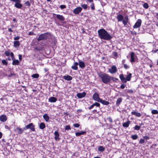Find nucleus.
<instances>
[{"label": "nucleus", "mask_w": 158, "mask_h": 158, "mask_svg": "<svg viewBox=\"0 0 158 158\" xmlns=\"http://www.w3.org/2000/svg\"><path fill=\"white\" fill-rule=\"evenodd\" d=\"M130 123V122L129 121H128L126 122L123 123V124L122 125L124 127H128Z\"/></svg>", "instance_id": "c85d7f7f"}, {"label": "nucleus", "mask_w": 158, "mask_h": 158, "mask_svg": "<svg viewBox=\"0 0 158 158\" xmlns=\"http://www.w3.org/2000/svg\"><path fill=\"white\" fill-rule=\"evenodd\" d=\"M7 119V118L5 115H2L0 117V120L2 122H5Z\"/></svg>", "instance_id": "4468645a"}, {"label": "nucleus", "mask_w": 158, "mask_h": 158, "mask_svg": "<svg viewBox=\"0 0 158 158\" xmlns=\"http://www.w3.org/2000/svg\"><path fill=\"white\" fill-rule=\"evenodd\" d=\"M71 128L69 125H67L65 126V129L66 130H71Z\"/></svg>", "instance_id": "de8ad7c7"}, {"label": "nucleus", "mask_w": 158, "mask_h": 158, "mask_svg": "<svg viewBox=\"0 0 158 158\" xmlns=\"http://www.w3.org/2000/svg\"><path fill=\"white\" fill-rule=\"evenodd\" d=\"M48 69L47 68H45L44 69V71L46 73L48 71Z\"/></svg>", "instance_id": "338daca9"}, {"label": "nucleus", "mask_w": 158, "mask_h": 158, "mask_svg": "<svg viewBox=\"0 0 158 158\" xmlns=\"http://www.w3.org/2000/svg\"><path fill=\"white\" fill-rule=\"evenodd\" d=\"M143 7L146 8V9H147L149 7V6H148V3H144L143 5Z\"/></svg>", "instance_id": "58836bf2"}, {"label": "nucleus", "mask_w": 158, "mask_h": 158, "mask_svg": "<svg viewBox=\"0 0 158 158\" xmlns=\"http://www.w3.org/2000/svg\"><path fill=\"white\" fill-rule=\"evenodd\" d=\"M86 132L84 131H81L80 132H77L75 133L76 135L79 136L81 135H84L86 133Z\"/></svg>", "instance_id": "bb28decb"}, {"label": "nucleus", "mask_w": 158, "mask_h": 158, "mask_svg": "<svg viewBox=\"0 0 158 158\" xmlns=\"http://www.w3.org/2000/svg\"><path fill=\"white\" fill-rule=\"evenodd\" d=\"M51 36V34L50 32H47L44 34H41L37 38V40L38 41L43 40H45L49 38V36Z\"/></svg>", "instance_id": "7ed1b4c3"}, {"label": "nucleus", "mask_w": 158, "mask_h": 158, "mask_svg": "<svg viewBox=\"0 0 158 158\" xmlns=\"http://www.w3.org/2000/svg\"><path fill=\"white\" fill-rule=\"evenodd\" d=\"M138 136L136 135H132L131 136V138L133 140H135L137 139L138 138Z\"/></svg>", "instance_id": "c9c22d12"}, {"label": "nucleus", "mask_w": 158, "mask_h": 158, "mask_svg": "<svg viewBox=\"0 0 158 158\" xmlns=\"http://www.w3.org/2000/svg\"><path fill=\"white\" fill-rule=\"evenodd\" d=\"M86 94V93L85 92H83L82 93H77V96L78 98H81L85 97Z\"/></svg>", "instance_id": "ddd939ff"}, {"label": "nucleus", "mask_w": 158, "mask_h": 158, "mask_svg": "<svg viewBox=\"0 0 158 158\" xmlns=\"http://www.w3.org/2000/svg\"><path fill=\"white\" fill-rule=\"evenodd\" d=\"M10 50H9L8 51H5V54L7 56H9L10 55Z\"/></svg>", "instance_id": "4c0bfd02"}, {"label": "nucleus", "mask_w": 158, "mask_h": 158, "mask_svg": "<svg viewBox=\"0 0 158 158\" xmlns=\"http://www.w3.org/2000/svg\"><path fill=\"white\" fill-rule=\"evenodd\" d=\"M131 77V73H129L128 75L126 77V81H130Z\"/></svg>", "instance_id": "2f4dec72"}, {"label": "nucleus", "mask_w": 158, "mask_h": 158, "mask_svg": "<svg viewBox=\"0 0 158 158\" xmlns=\"http://www.w3.org/2000/svg\"><path fill=\"white\" fill-rule=\"evenodd\" d=\"M158 51V49H156L155 50H152V52H153L154 53H155L156 52Z\"/></svg>", "instance_id": "69168bd1"}, {"label": "nucleus", "mask_w": 158, "mask_h": 158, "mask_svg": "<svg viewBox=\"0 0 158 158\" xmlns=\"http://www.w3.org/2000/svg\"><path fill=\"white\" fill-rule=\"evenodd\" d=\"M60 7L61 9H63L64 8H65L66 7V6L65 5H61L60 6Z\"/></svg>", "instance_id": "603ef678"}, {"label": "nucleus", "mask_w": 158, "mask_h": 158, "mask_svg": "<svg viewBox=\"0 0 158 158\" xmlns=\"http://www.w3.org/2000/svg\"><path fill=\"white\" fill-rule=\"evenodd\" d=\"M90 6L91 7V8L93 10L95 9L94 6V3H91V4L90 5Z\"/></svg>", "instance_id": "49530a36"}, {"label": "nucleus", "mask_w": 158, "mask_h": 158, "mask_svg": "<svg viewBox=\"0 0 158 158\" xmlns=\"http://www.w3.org/2000/svg\"><path fill=\"white\" fill-rule=\"evenodd\" d=\"M10 1L15 2V6L17 8L20 9L22 6V5L20 3L21 1L20 0H10Z\"/></svg>", "instance_id": "39448f33"}, {"label": "nucleus", "mask_w": 158, "mask_h": 158, "mask_svg": "<svg viewBox=\"0 0 158 158\" xmlns=\"http://www.w3.org/2000/svg\"><path fill=\"white\" fill-rule=\"evenodd\" d=\"M94 107V106L92 105L90 107H89V109H92Z\"/></svg>", "instance_id": "680f3d73"}, {"label": "nucleus", "mask_w": 158, "mask_h": 158, "mask_svg": "<svg viewBox=\"0 0 158 158\" xmlns=\"http://www.w3.org/2000/svg\"><path fill=\"white\" fill-rule=\"evenodd\" d=\"M119 77L121 81L123 83L127 82L126 79V78L124 77L123 74L120 75L119 76Z\"/></svg>", "instance_id": "2eb2a0df"}, {"label": "nucleus", "mask_w": 158, "mask_h": 158, "mask_svg": "<svg viewBox=\"0 0 158 158\" xmlns=\"http://www.w3.org/2000/svg\"><path fill=\"white\" fill-rule=\"evenodd\" d=\"M19 60H22V55L19 54Z\"/></svg>", "instance_id": "052dcab7"}, {"label": "nucleus", "mask_w": 158, "mask_h": 158, "mask_svg": "<svg viewBox=\"0 0 158 158\" xmlns=\"http://www.w3.org/2000/svg\"><path fill=\"white\" fill-rule=\"evenodd\" d=\"M98 74L101 78L102 81L103 83L107 84L110 82V76L108 74L102 72L98 73Z\"/></svg>", "instance_id": "f03ea898"}, {"label": "nucleus", "mask_w": 158, "mask_h": 158, "mask_svg": "<svg viewBox=\"0 0 158 158\" xmlns=\"http://www.w3.org/2000/svg\"><path fill=\"white\" fill-rule=\"evenodd\" d=\"M81 6L82 8L85 9H86L87 8V5L86 4H82Z\"/></svg>", "instance_id": "a19ab883"}, {"label": "nucleus", "mask_w": 158, "mask_h": 158, "mask_svg": "<svg viewBox=\"0 0 158 158\" xmlns=\"http://www.w3.org/2000/svg\"><path fill=\"white\" fill-rule=\"evenodd\" d=\"M73 126L75 127H78L80 125L78 123H75L73 124Z\"/></svg>", "instance_id": "09e8293b"}, {"label": "nucleus", "mask_w": 158, "mask_h": 158, "mask_svg": "<svg viewBox=\"0 0 158 158\" xmlns=\"http://www.w3.org/2000/svg\"><path fill=\"white\" fill-rule=\"evenodd\" d=\"M28 34L30 35H34V33L33 32H29Z\"/></svg>", "instance_id": "e2e57ef3"}, {"label": "nucleus", "mask_w": 158, "mask_h": 158, "mask_svg": "<svg viewBox=\"0 0 158 158\" xmlns=\"http://www.w3.org/2000/svg\"><path fill=\"white\" fill-rule=\"evenodd\" d=\"M113 81H116L118 80V79L116 78L112 77L110 76V81L111 80Z\"/></svg>", "instance_id": "f704fd0d"}, {"label": "nucleus", "mask_w": 158, "mask_h": 158, "mask_svg": "<svg viewBox=\"0 0 158 158\" xmlns=\"http://www.w3.org/2000/svg\"><path fill=\"white\" fill-rule=\"evenodd\" d=\"M35 49L36 50H37V51H40V49L39 48H38V47H35Z\"/></svg>", "instance_id": "bf43d9fd"}, {"label": "nucleus", "mask_w": 158, "mask_h": 158, "mask_svg": "<svg viewBox=\"0 0 158 158\" xmlns=\"http://www.w3.org/2000/svg\"><path fill=\"white\" fill-rule=\"evenodd\" d=\"M16 129L18 130L17 132L19 134H22L23 133V131L24 130L23 129H22V128L19 127H17Z\"/></svg>", "instance_id": "c756f323"}, {"label": "nucleus", "mask_w": 158, "mask_h": 158, "mask_svg": "<svg viewBox=\"0 0 158 158\" xmlns=\"http://www.w3.org/2000/svg\"><path fill=\"white\" fill-rule=\"evenodd\" d=\"M144 142V140L143 139H141L139 141V143L142 144Z\"/></svg>", "instance_id": "3c124183"}, {"label": "nucleus", "mask_w": 158, "mask_h": 158, "mask_svg": "<svg viewBox=\"0 0 158 158\" xmlns=\"http://www.w3.org/2000/svg\"><path fill=\"white\" fill-rule=\"evenodd\" d=\"M95 105H96V106L100 107V104L99 103H98L97 102H95Z\"/></svg>", "instance_id": "4d7b16f0"}, {"label": "nucleus", "mask_w": 158, "mask_h": 158, "mask_svg": "<svg viewBox=\"0 0 158 158\" xmlns=\"http://www.w3.org/2000/svg\"><path fill=\"white\" fill-rule=\"evenodd\" d=\"M105 150V148L102 146H99L98 148V151L101 152H103Z\"/></svg>", "instance_id": "473e14b6"}, {"label": "nucleus", "mask_w": 158, "mask_h": 158, "mask_svg": "<svg viewBox=\"0 0 158 158\" xmlns=\"http://www.w3.org/2000/svg\"><path fill=\"white\" fill-rule=\"evenodd\" d=\"M103 105H108L110 104L109 102L108 101H106L104 100H102L101 99H100L99 102Z\"/></svg>", "instance_id": "b1692460"}, {"label": "nucleus", "mask_w": 158, "mask_h": 158, "mask_svg": "<svg viewBox=\"0 0 158 158\" xmlns=\"http://www.w3.org/2000/svg\"><path fill=\"white\" fill-rule=\"evenodd\" d=\"M82 10V8L81 7H78L73 10V12L75 14H77L81 12Z\"/></svg>", "instance_id": "6e6552de"}, {"label": "nucleus", "mask_w": 158, "mask_h": 158, "mask_svg": "<svg viewBox=\"0 0 158 158\" xmlns=\"http://www.w3.org/2000/svg\"><path fill=\"white\" fill-rule=\"evenodd\" d=\"M54 15H56L57 19L60 21H64L65 20V18L62 15L55 14H54Z\"/></svg>", "instance_id": "f8f14e48"}, {"label": "nucleus", "mask_w": 158, "mask_h": 158, "mask_svg": "<svg viewBox=\"0 0 158 158\" xmlns=\"http://www.w3.org/2000/svg\"><path fill=\"white\" fill-rule=\"evenodd\" d=\"M63 78L65 80L68 81H70L73 79L72 77L69 75L64 76Z\"/></svg>", "instance_id": "aec40b11"}, {"label": "nucleus", "mask_w": 158, "mask_h": 158, "mask_svg": "<svg viewBox=\"0 0 158 158\" xmlns=\"http://www.w3.org/2000/svg\"><path fill=\"white\" fill-rule=\"evenodd\" d=\"M39 127L41 129H44L45 127V125L43 123H41L39 125Z\"/></svg>", "instance_id": "7c9ffc66"}, {"label": "nucleus", "mask_w": 158, "mask_h": 158, "mask_svg": "<svg viewBox=\"0 0 158 158\" xmlns=\"http://www.w3.org/2000/svg\"><path fill=\"white\" fill-rule=\"evenodd\" d=\"M54 135H55V139L56 140H59L60 139L59 138V134L58 132L56 131L54 132Z\"/></svg>", "instance_id": "a211bd4d"}, {"label": "nucleus", "mask_w": 158, "mask_h": 158, "mask_svg": "<svg viewBox=\"0 0 158 158\" xmlns=\"http://www.w3.org/2000/svg\"><path fill=\"white\" fill-rule=\"evenodd\" d=\"M122 98H118L116 102V105L117 106H119L120 103L122 102Z\"/></svg>", "instance_id": "cd10ccee"}, {"label": "nucleus", "mask_w": 158, "mask_h": 158, "mask_svg": "<svg viewBox=\"0 0 158 158\" xmlns=\"http://www.w3.org/2000/svg\"><path fill=\"white\" fill-rule=\"evenodd\" d=\"M39 76V74L37 73L33 74L31 75L32 77L35 78H38Z\"/></svg>", "instance_id": "72a5a7b5"}, {"label": "nucleus", "mask_w": 158, "mask_h": 158, "mask_svg": "<svg viewBox=\"0 0 158 158\" xmlns=\"http://www.w3.org/2000/svg\"><path fill=\"white\" fill-rule=\"evenodd\" d=\"M118 22H121L123 19V16L121 15H118L116 17Z\"/></svg>", "instance_id": "dca6fc26"}, {"label": "nucleus", "mask_w": 158, "mask_h": 158, "mask_svg": "<svg viewBox=\"0 0 158 158\" xmlns=\"http://www.w3.org/2000/svg\"><path fill=\"white\" fill-rule=\"evenodd\" d=\"M93 99L95 101H97L98 102H99V101L101 99L99 97V94L97 93H95L94 94L93 96Z\"/></svg>", "instance_id": "423d86ee"}, {"label": "nucleus", "mask_w": 158, "mask_h": 158, "mask_svg": "<svg viewBox=\"0 0 158 158\" xmlns=\"http://www.w3.org/2000/svg\"><path fill=\"white\" fill-rule=\"evenodd\" d=\"M13 60L12 62V64L13 65H18L19 64V62L18 60H15V58L14 59V60Z\"/></svg>", "instance_id": "5701e85b"}, {"label": "nucleus", "mask_w": 158, "mask_h": 158, "mask_svg": "<svg viewBox=\"0 0 158 158\" xmlns=\"http://www.w3.org/2000/svg\"><path fill=\"white\" fill-rule=\"evenodd\" d=\"M43 118L45 120L46 122H48V121L49 119V117L48 116L47 114H44L43 116Z\"/></svg>", "instance_id": "393cba45"}, {"label": "nucleus", "mask_w": 158, "mask_h": 158, "mask_svg": "<svg viewBox=\"0 0 158 158\" xmlns=\"http://www.w3.org/2000/svg\"><path fill=\"white\" fill-rule=\"evenodd\" d=\"M20 45V43L19 41H15L14 42V46L15 48L19 47Z\"/></svg>", "instance_id": "4be33fe9"}, {"label": "nucleus", "mask_w": 158, "mask_h": 158, "mask_svg": "<svg viewBox=\"0 0 158 158\" xmlns=\"http://www.w3.org/2000/svg\"><path fill=\"white\" fill-rule=\"evenodd\" d=\"M136 56L135 55V53L132 52L131 54V62H134L135 61Z\"/></svg>", "instance_id": "1a4fd4ad"}, {"label": "nucleus", "mask_w": 158, "mask_h": 158, "mask_svg": "<svg viewBox=\"0 0 158 158\" xmlns=\"http://www.w3.org/2000/svg\"><path fill=\"white\" fill-rule=\"evenodd\" d=\"M2 63L4 65H6L8 63L5 60H2Z\"/></svg>", "instance_id": "ea45409f"}, {"label": "nucleus", "mask_w": 158, "mask_h": 158, "mask_svg": "<svg viewBox=\"0 0 158 158\" xmlns=\"http://www.w3.org/2000/svg\"><path fill=\"white\" fill-rule=\"evenodd\" d=\"M98 33L99 37L102 39L109 40L112 38L110 34L104 29H99L98 31Z\"/></svg>", "instance_id": "f257e3e1"}, {"label": "nucleus", "mask_w": 158, "mask_h": 158, "mask_svg": "<svg viewBox=\"0 0 158 158\" xmlns=\"http://www.w3.org/2000/svg\"><path fill=\"white\" fill-rule=\"evenodd\" d=\"M25 4L27 6H29L31 5V3L28 1L26 2Z\"/></svg>", "instance_id": "37998d69"}, {"label": "nucleus", "mask_w": 158, "mask_h": 158, "mask_svg": "<svg viewBox=\"0 0 158 158\" xmlns=\"http://www.w3.org/2000/svg\"><path fill=\"white\" fill-rule=\"evenodd\" d=\"M57 100V99L54 97H51L48 99L49 102H55Z\"/></svg>", "instance_id": "f3484780"}, {"label": "nucleus", "mask_w": 158, "mask_h": 158, "mask_svg": "<svg viewBox=\"0 0 158 158\" xmlns=\"http://www.w3.org/2000/svg\"><path fill=\"white\" fill-rule=\"evenodd\" d=\"M140 127L139 126L136 125L134 127V128L135 130H138L140 129Z\"/></svg>", "instance_id": "a18cd8bd"}, {"label": "nucleus", "mask_w": 158, "mask_h": 158, "mask_svg": "<svg viewBox=\"0 0 158 158\" xmlns=\"http://www.w3.org/2000/svg\"><path fill=\"white\" fill-rule=\"evenodd\" d=\"M131 114H132L135 115L138 117H140L141 116V114L135 111L131 112Z\"/></svg>", "instance_id": "a878e982"}, {"label": "nucleus", "mask_w": 158, "mask_h": 158, "mask_svg": "<svg viewBox=\"0 0 158 158\" xmlns=\"http://www.w3.org/2000/svg\"><path fill=\"white\" fill-rule=\"evenodd\" d=\"M112 54L114 58L117 57L118 54L117 52H113Z\"/></svg>", "instance_id": "79ce46f5"}, {"label": "nucleus", "mask_w": 158, "mask_h": 158, "mask_svg": "<svg viewBox=\"0 0 158 158\" xmlns=\"http://www.w3.org/2000/svg\"><path fill=\"white\" fill-rule=\"evenodd\" d=\"M79 67L82 69H83L85 66L84 63L82 61H79Z\"/></svg>", "instance_id": "412c9836"}, {"label": "nucleus", "mask_w": 158, "mask_h": 158, "mask_svg": "<svg viewBox=\"0 0 158 158\" xmlns=\"http://www.w3.org/2000/svg\"><path fill=\"white\" fill-rule=\"evenodd\" d=\"M124 68L126 69H127L129 68V67L126 64H124L123 65Z\"/></svg>", "instance_id": "864d4df0"}, {"label": "nucleus", "mask_w": 158, "mask_h": 158, "mask_svg": "<svg viewBox=\"0 0 158 158\" xmlns=\"http://www.w3.org/2000/svg\"><path fill=\"white\" fill-rule=\"evenodd\" d=\"M8 30L10 32H12L13 31L11 29V28H8Z\"/></svg>", "instance_id": "774afa93"}, {"label": "nucleus", "mask_w": 158, "mask_h": 158, "mask_svg": "<svg viewBox=\"0 0 158 158\" xmlns=\"http://www.w3.org/2000/svg\"><path fill=\"white\" fill-rule=\"evenodd\" d=\"M20 38V36H17L16 37H15L14 38V40H18Z\"/></svg>", "instance_id": "6e6d98bb"}, {"label": "nucleus", "mask_w": 158, "mask_h": 158, "mask_svg": "<svg viewBox=\"0 0 158 158\" xmlns=\"http://www.w3.org/2000/svg\"><path fill=\"white\" fill-rule=\"evenodd\" d=\"M129 20L128 17L127 15L122 20L123 23L124 25L125 26L127 25L128 21Z\"/></svg>", "instance_id": "9b49d317"}, {"label": "nucleus", "mask_w": 158, "mask_h": 158, "mask_svg": "<svg viewBox=\"0 0 158 158\" xmlns=\"http://www.w3.org/2000/svg\"><path fill=\"white\" fill-rule=\"evenodd\" d=\"M125 85L124 84H122L120 86V88L122 89H123L125 87Z\"/></svg>", "instance_id": "5fc2aeb1"}, {"label": "nucleus", "mask_w": 158, "mask_h": 158, "mask_svg": "<svg viewBox=\"0 0 158 158\" xmlns=\"http://www.w3.org/2000/svg\"><path fill=\"white\" fill-rule=\"evenodd\" d=\"M87 1L89 3H93V0H87Z\"/></svg>", "instance_id": "0e129e2a"}, {"label": "nucleus", "mask_w": 158, "mask_h": 158, "mask_svg": "<svg viewBox=\"0 0 158 158\" xmlns=\"http://www.w3.org/2000/svg\"><path fill=\"white\" fill-rule=\"evenodd\" d=\"M152 114H158V111L155 110H152Z\"/></svg>", "instance_id": "e433bc0d"}, {"label": "nucleus", "mask_w": 158, "mask_h": 158, "mask_svg": "<svg viewBox=\"0 0 158 158\" xmlns=\"http://www.w3.org/2000/svg\"><path fill=\"white\" fill-rule=\"evenodd\" d=\"M78 63L77 62H75L73 65L72 66V69L74 70H77L78 69L77 65Z\"/></svg>", "instance_id": "6ab92c4d"}, {"label": "nucleus", "mask_w": 158, "mask_h": 158, "mask_svg": "<svg viewBox=\"0 0 158 158\" xmlns=\"http://www.w3.org/2000/svg\"><path fill=\"white\" fill-rule=\"evenodd\" d=\"M109 71L111 73H115L117 71L116 67L115 66H113L111 69H109Z\"/></svg>", "instance_id": "9d476101"}, {"label": "nucleus", "mask_w": 158, "mask_h": 158, "mask_svg": "<svg viewBox=\"0 0 158 158\" xmlns=\"http://www.w3.org/2000/svg\"><path fill=\"white\" fill-rule=\"evenodd\" d=\"M35 126L32 123H31L27 125H26L23 128V130H26L27 129H29L32 131H35Z\"/></svg>", "instance_id": "20e7f679"}, {"label": "nucleus", "mask_w": 158, "mask_h": 158, "mask_svg": "<svg viewBox=\"0 0 158 158\" xmlns=\"http://www.w3.org/2000/svg\"><path fill=\"white\" fill-rule=\"evenodd\" d=\"M10 55L11 57L12 60H14L15 58L13 53V52H11V53H10Z\"/></svg>", "instance_id": "c03bdc74"}, {"label": "nucleus", "mask_w": 158, "mask_h": 158, "mask_svg": "<svg viewBox=\"0 0 158 158\" xmlns=\"http://www.w3.org/2000/svg\"><path fill=\"white\" fill-rule=\"evenodd\" d=\"M142 23L141 20L139 19H138L136 23H135V25L133 26L134 28H137L140 27Z\"/></svg>", "instance_id": "0eeeda50"}, {"label": "nucleus", "mask_w": 158, "mask_h": 158, "mask_svg": "<svg viewBox=\"0 0 158 158\" xmlns=\"http://www.w3.org/2000/svg\"><path fill=\"white\" fill-rule=\"evenodd\" d=\"M15 74L14 73H11L10 75H8L7 77H11L14 76H15Z\"/></svg>", "instance_id": "8fccbe9b"}, {"label": "nucleus", "mask_w": 158, "mask_h": 158, "mask_svg": "<svg viewBox=\"0 0 158 158\" xmlns=\"http://www.w3.org/2000/svg\"><path fill=\"white\" fill-rule=\"evenodd\" d=\"M143 138L146 139H149V137L147 136H144L143 137Z\"/></svg>", "instance_id": "13d9d810"}]
</instances>
